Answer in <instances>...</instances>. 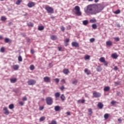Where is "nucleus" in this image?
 I'll list each match as a JSON object with an SVG mask.
<instances>
[{
  "label": "nucleus",
  "mask_w": 124,
  "mask_h": 124,
  "mask_svg": "<svg viewBox=\"0 0 124 124\" xmlns=\"http://www.w3.org/2000/svg\"><path fill=\"white\" fill-rule=\"evenodd\" d=\"M60 93H56L55 94V96L56 98H58V97H60Z\"/></svg>",
  "instance_id": "nucleus-30"
},
{
  "label": "nucleus",
  "mask_w": 124,
  "mask_h": 124,
  "mask_svg": "<svg viewBox=\"0 0 124 124\" xmlns=\"http://www.w3.org/2000/svg\"><path fill=\"white\" fill-rule=\"evenodd\" d=\"M93 96L94 97H95L96 98L100 97L101 96V93H100L98 92H94L93 93Z\"/></svg>",
  "instance_id": "nucleus-8"
},
{
  "label": "nucleus",
  "mask_w": 124,
  "mask_h": 124,
  "mask_svg": "<svg viewBox=\"0 0 124 124\" xmlns=\"http://www.w3.org/2000/svg\"><path fill=\"white\" fill-rule=\"evenodd\" d=\"M21 35H22L24 37H25V36H26V34H25V33H21Z\"/></svg>",
  "instance_id": "nucleus-62"
},
{
  "label": "nucleus",
  "mask_w": 124,
  "mask_h": 124,
  "mask_svg": "<svg viewBox=\"0 0 124 124\" xmlns=\"http://www.w3.org/2000/svg\"><path fill=\"white\" fill-rule=\"evenodd\" d=\"M49 124H57V122L55 121H53L51 123H49Z\"/></svg>",
  "instance_id": "nucleus-52"
},
{
  "label": "nucleus",
  "mask_w": 124,
  "mask_h": 124,
  "mask_svg": "<svg viewBox=\"0 0 124 124\" xmlns=\"http://www.w3.org/2000/svg\"><path fill=\"white\" fill-rule=\"evenodd\" d=\"M28 27H33V23L32 22H29L28 23Z\"/></svg>",
  "instance_id": "nucleus-34"
},
{
  "label": "nucleus",
  "mask_w": 124,
  "mask_h": 124,
  "mask_svg": "<svg viewBox=\"0 0 124 124\" xmlns=\"http://www.w3.org/2000/svg\"><path fill=\"white\" fill-rule=\"evenodd\" d=\"M7 18L5 16H1V21H6Z\"/></svg>",
  "instance_id": "nucleus-33"
},
{
  "label": "nucleus",
  "mask_w": 124,
  "mask_h": 124,
  "mask_svg": "<svg viewBox=\"0 0 124 124\" xmlns=\"http://www.w3.org/2000/svg\"><path fill=\"white\" fill-rule=\"evenodd\" d=\"M74 9L76 10L75 14L77 16H81V15H82V13L80 11V7L76 6Z\"/></svg>",
  "instance_id": "nucleus-3"
},
{
  "label": "nucleus",
  "mask_w": 124,
  "mask_h": 124,
  "mask_svg": "<svg viewBox=\"0 0 124 124\" xmlns=\"http://www.w3.org/2000/svg\"><path fill=\"white\" fill-rule=\"evenodd\" d=\"M27 83L29 86H31L32 85H35V84L36 83V81L33 79H30Z\"/></svg>",
  "instance_id": "nucleus-6"
},
{
  "label": "nucleus",
  "mask_w": 124,
  "mask_h": 124,
  "mask_svg": "<svg viewBox=\"0 0 124 124\" xmlns=\"http://www.w3.org/2000/svg\"><path fill=\"white\" fill-rule=\"evenodd\" d=\"M63 73H64V74H65L66 75H67V74L69 73V70H68V69H64L63 70Z\"/></svg>",
  "instance_id": "nucleus-15"
},
{
  "label": "nucleus",
  "mask_w": 124,
  "mask_h": 124,
  "mask_svg": "<svg viewBox=\"0 0 124 124\" xmlns=\"http://www.w3.org/2000/svg\"><path fill=\"white\" fill-rule=\"evenodd\" d=\"M96 70L98 71V72H101V70H102V68H101V66H98L96 68Z\"/></svg>",
  "instance_id": "nucleus-18"
},
{
  "label": "nucleus",
  "mask_w": 124,
  "mask_h": 124,
  "mask_svg": "<svg viewBox=\"0 0 124 124\" xmlns=\"http://www.w3.org/2000/svg\"><path fill=\"white\" fill-rule=\"evenodd\" d=\"M104 92H109L110 91V87L109 86H106L104 88Z\"/></svg>",
  "instance_id": "nucleus-16"
},
{
  "label": "nucleus",
  "mask_w": 124,
  "mask_h": 124,
  "mask_svg": "<svg viewBox=\"0 0 124 124\" xmlns=\"http://www.w3.org/2000/svg\"><path fill=\"white\" fill-rule=\"evenodd\" d=\"M60 108H61V107H60V106H56L54 108V110H55V111H60Z\"/></svg>",
  "instance_id": "nucleus-20"
},
{
  "label": "nucleus",
  "mask_w": 124,
  "mask_h": 124,
  "mask_svg": "<svg viewBox=\"0 0 124 124\" xmlns=\"http://www.w3.org/2000/svg\"><path fill=\"white\" fill-rule=\"evenodd\" d=\"M95 7H96L95 10H96V13L97 14V13H99V12H101L102 10H103L104 7H103V6L101 4H99L98 5H96L95 4Z\"/></svg>",
  "instance_id": "nucleus-2"
},
{
  "label": "nucleus",
  "mask_w": 124,
  "mask_h": 124,
  "mask_svg": "<svg viewBox=\"0 0 124 124\" xmlns=\"http://www.w3.org/2000/svg\"><path fill=\"white\" fill-rule=\"evenodd\" d=\"M66 114L68 115V116H70V112L69 111H68L66 112Z\"/></svg>",
  "instance_id": "nucleus-58"
},
{
  "label": "nucleus",
  "mask_w": 124,
  "mask_h": 124,
  "mask_svg": "<svg viewBox=\"0 0 124 124\" xmlns=\"http://www.w3.org/2000/svg\"><path fill=\"white\" fill-rule=\"evenodd\" d=\"M10 82H11V83L14 84V83H16V82H17V78H11Z\"/></svg>",
  "instance_id": "nucleus-13"
},
{
  "label": "nucleus",
  "mask_w": 124,
  "mask_h": 124,
  "mask_svg": "<svg viewBox=\"0 0 124 124\" xmlns=\"http://www.w3.org/2000/svg\"><path fill=\"white\" fill-rule=\"evenodd\" d=\"M92 28L93 29V30H95L97 28V26L95 24H93L92 25Z\"/></svg>",
  "instance_id": "nucleus-29"
},
{
  "label": "nucleus",
  "mask_w": 124,
  "mask_h": 124,
  "mask_svg": "<svg viewBox=\"0 0 124 124\" xmlns=\"http://www.w3.org/2000/svg\"><path fill=\"white\" fill-rule=\"evenodd\" d=\"M22 2V0H17L16 2V4H17V5H19Z\"/></svg>",
  "instance_id": "nucleus-37"
},
{
  "label": "nucleus",
  "mask_w": 124,
  "mask_h": 124,
  "mask_svg": "<svg viewBox=\"0 0 124 124\" xmlns=\"http://www.w3.org/2000/svg\"><path fill=\"white\" fill-rule=\"evenodd\" d=\"M30 68L31 70H33L34 69V65H30Z\"/></svg>",
  "instance_id": "nucleus-38"
},
{
  "label": "nucleus",
  "mask_w": 124,
  "mask_h": 124,
  "mask_svg": "<svg viewBox=\"0 0 124 124\" xmlns=\"http://www.w3.org/2000/svg\"><path fill=\"white\" fill-rule=\"evenodd\" d=\"M99 61L101 62H105V58L104 57H101L100 58Z\"/></svg>",
  "instance_id": "nucleus-24"
},
{
  "label": "nucleus",
  "mask_w": 124,
  "mask_h": 124,
  "mask_svg": "<svg viewBox=\"0 0 124 124\" xmlns=\"http://www.w3.org/2000/svg\"><path fill=\"white\" fill-rule=\"evenodd\" d=\"M94 40H95V39L93 38H92L90 39V42H92V43L94 41Z\"/></svg>",
  "instance_id": "nucleus-46"
},
{
  "label": "nucleus",
  "mask_w": 124,
  "mask_h": 124,
  "mask_svg": "<svg viewBox=\"0 0 124 124\" xmlns=\"http://www.w3.org/2000/svg\"><path fill=\"white\" fill-rule=\"evenodd\" d=\"M38 31H43L44 30V26H40L38 28Z\"/></svg>",
  "instance_id": "nucleus-23"
},
{
  "label": "nucleus",
  "mask_w": 124,
  "mask_h": 124,
  "mask_svg": "<svg viewBox=\"0 0 124 124\" xmlns=\"http://www.w3.org/2000/svg\"><path fill=\"white\" fill-rule=\"evenodd\" d=\"M50 38L52 40H56L57 39V36L56 35H51Z\"/></svg>",
  "instance_id": "nucleus-22"
},
{
  "label": "nucleus",
  "mask_w": 124,
  "mask_h": 124,
  "mask_svg": "<svg viewBox=\"0 0 124 124\" xmlns=\"http://www.w3.org/2000/svg\"><path fill=\"white\" fill-rule=\"evenodd\" d=\"M65 42L66 43H68V42H69V39H66L65 40Z\"/></svg>",
  "instance_id": "nucleus-59"
},
{
  "label": "nucleus",
  "mask_w": 124,
  "mask_h": 124,
  "mask_svg": "<svg viewBox=\"0 0 124 124\" xmlns=\"http://www.w3.org/2000/svg\"><path fill=\"white\" fill-rule=\"evenodd\" d=\"M111 57L113 59H117L118 58V54L117 53H113L111 55Z\"/></svg>",
  "instance_id": "nucleus-19"
},
{
  "label": "nucleus",
  "mask_w": 124,
  "mask_h": 124,
  "mask_svg": "<svg viewBox=\"0 0 124 124\" xmlns=\"http://www.w3.org/2000/svg\"><path fill=\"white\" fill-rule=\"evenodd\" d=\"M90 23H96V19L95 18H93L90 20Z\"/></svg>",
  "instance_id": "nucleus-27"
},
{
  "label": "nucleus",
  "mask_w": 124,
  "mask_h": 124,
  "mask_svg": "<svg viewBox=\"0 0 124 124\" xmlns=\"http://www.w3.org/2000/svg\"><path fill=\"white\" fill-rule=\"evenodd\" d=\"M60 89L61 91H63L64 90V86H62L61 87H60Z\"/></svg>",
  "instance_id": "nucleus-53"
},
{
  "label": "nucleus",
  "mask_w": 124,
  "mask_h": 124,
  "mask_svg": "<svg viewBox=\"0 0 124 124\" xmlns=\"http://www.w3.org/2000/svg\"><path fill=\"white\" fill-rule=\"evenodd\" d=\"M58 50H59V51H62V47H58Z\"/></svg>",
  "instance_id": "nucleus-61"
},
{
  "label": "nucleus",
  "mask_w": 124,
  "mask_h": 124,
  "mask_svg": "<svg viewBox=\"0 0 124 124\" xmlns=\"http://www.w3.org/2000/svg\"><path fill=\"white\" fill-rule=\"evenodd\" d=\"M92 111H93V109H92V108H89V109L88 112L91 113L89 114V115H92V113H93Z\"/></svg>",
  "instance_id": "nucleus-44"
},
{
  "label": "nucleus",
  "mask_w": 124,
  "mask_h": 124,
  "mask_svg": "<svg viewBox=\"0 0 124 124\" xmlns=\"http://www.w3.org/2000/svg\"><path fill=\"white\" fill-rule=\"evenodd\" d=\"M45 9L47 13H54V9L49 6H47L46 7Z\"/></svg>",
  "instance_id": "nucleus-5"
},
{
  "label": "nucleus",
  "mask_w": 124,
  "mask_h": 124,
  "mask_svg": "<svg viewBox=\"0 0 124 124\" xmlns=\"http://www.w3.org/2000/svg\"><path fill=\"white\" fill-rule=\"evenodd\" d=\"M44 109V107H39V110L40 111H42Z\"/></svg>",
  "instance_id": "nucleus-51"
},
{
  "label": "nucleus",
  "mask_w": 124,
  "mask_h": 124,
  "mask_svg": "<svg viewBox=\"0 0 124 124\" xmlns=\"http://www.w3.org/2000/svg\"><path fill=\"white\" fill-rule=\"evenodd\" d=\"M44 81L46 83H49V82H51V78L48 77H45L44 78Z\"/></svg>",
  "instance_id": "nucleus-9"
},
{
  "label": "nucleus",
  "mask_w": 124,
  "mask_h": 124,
  "mask_svg": "<svg viewBox=\"0 0 124 124\" xmlns=\"http://www.w3.org/2000/svg\"><path fill=\"white\" fill-rule=\"evenodd\" d=\"M104 64L105 66H108V62H107L106 61H105V62H104Z\"/></svg>",
  "instance_id": "nucleus-50"
},
{
  "label": "nucleus",
  "mask_w": 124,
  "mask_h": 124,
  "mask_svg": "<svg viewBox=\"0 0 124 124\" xmlns=\"http://www.w3.org/2000/svg\"><path fill=\"white\" fill-rule=\"evenodd\" d=\"M104 106V105L101 102H99L97 104V107H98V108H99V109H102V108H103Z\"/></svg>",
  "instance_id": "nucleus-10"
},
{
  "label": "nucleus",
  "mask_w": 124,
  "mask_h": 124,
  "mask_svg": "<svg viewBox=\"0 0 124 124\" xmlns=\"http://www.w3.org/2000/svg\"><path fill=\"white\" fill-rule=\"evenodd\" d=\"M116 103H117V102L116 101H114V100H112L110 102V104H111V105H115V104H116Z\"/></svg>",
  "instance_id": "nucleus-39"
},
{
  "label": "nucleus",
  "mask_w": 124,
  "mask_h": 124,
  "mask_svg": "<svg viewBox=\"0 0 124 124\" xmlns=\"http://www.w3.org/2000/svg\"><path fill=\"white\" fill-rule=\"evenodd\" d=\"M61 31H64L65 28H64V27L62 26V27L61 28Z\"/></svg>",
  "instance_id": "nucleus-45"
},
{
  "label": "nucleus",
  "mask_w": 124,
  "mask_h": 124,
  "mask_svg": "<svg viewBox=\"0 0 124 124\" xmlns=\"http://www.w3.org/2000/svg\"><path fill=\"white\" fill-rule=\"evenodd\" d=\"M9 109H12L14 108V105L13 104H11L9 106Z\"/></svg>",
  "instance_id": "nucleus-28"
},
{
  "label": "nucleus",
  "mask_w": 124,
  "mask_h": 124,
  "mask_svg": "<svg viewBox=\"0 0 124 124\" xmlns=\"http://www.w3.org/2000/svg\"><path fill=\"white\" fill-rule=\"evenodd\" d=\"M13 68H14V70H18V69H19V65H13Z\"/></svg>",
  "instance_id": "nucleus-17"
},
{
  "label": "nucleus",
  "mask_w": 124,
  "mask_h": 124,
  "mask_svg": "<svg viewBox=\"0 0 124 124\" xmlns=\"http://www.w3.org/2000/svg\"><path fill=\"white\" fill-rule=\"evenodd\" d=\"M60 98L62 99V100H64V95L63 94H62V95L60 97Z\"/></svg>",
  "instance_id": "nucleus-40"
},
{
  "label": "nucleus",
  "mask_w": 124,
  "mask_h": 124,
  "mask_svg": "<svg viewBox=\"0 0 124 124\" xmlns=\"http://www.w3.org/2000/svg\"><path fill=\"white\" fill-rule=\"evenodd\" d=\"M27 97H24L23 98H22V100H23V101H27Z\"/></svg>",
  "instance_id": "nucleus-55"
},
{
  "label": "nucleus",
  "mask_w": 124,
  "mask_h": 124,
  "mask_svg": "<svg viewBox=\"0 0 124 124\" xmlns=\"http://www.w3.org/2000/svg\"><path fill=\"white\" fill-rule=\"evenodd\" d=\"M96 7L94 4L89 5L84 8V12L89 15H96Z\"/></svg>",
  "instance_id": "nucleus-1"
},
{
  "label": "nucleus",
  "mask_w": 124,
  "mask_h": 124,
  "mask_svg": "<svg viewBox=\"0 0 124 124\" xmlns=\"http://www.w3.org/2000/svg\"><path fill=\"white\" fill-rule=\"evenodd\" d=\"M120 13H121V11L119 9L114 12V14H120Z\"/></svg>",
  "instance_id": "nucleus-36"
},
{
  "label": "nucleus",
  "mask_w": 124,
  "mask_h": 124,
  "mask_svg": "<svg viewBox=\"0 0 124 124\" xmlns=\"http://www.w3.org/2000/svg\"><path fill=\"white\" fill-rule=\"evenodd\" d=\"M89 70L87 68L85 69L84 72L86 73L87 75H90V73L88 72Z\"/></svg>",
  "instance_id": "nucleus-31"
},
{
  "label": "nucleus",
  "mask_w": 124,
  "mask_h": 124,
  "mask_svg": "<svg viewBox=\"0 0 124 124\" xmlns=\"http://www.w3.org/2000/svg\"><path fill=\"white\" fill-rule=\"evenodd\" d=\"M104 119H105V120H107V119L109 118V114L108 113L105 114V115H104Z\"/></svg>",
  "instance_id": "nucleus-25"
},
{
  "label": "nucleus",
  "mask_w": 124,
  "mask_h": 124,
  "mask_svg": "<svg viewBox=\"0 0 124 124\" xmlns=\"http://www.w3.org/2000/svg\"><path fill=\"white\" fill-rule=\"evenodd\" d=\"M89 24V21L86 20H84L83 21V24L84 25V26H87V25Z\"/></svg>",
  "instance_id": "nucleus-26"
},
{
  "label": "nucleus",
  "mask_w": 124,
  "mask_h": 124,
  "mask_svg": "<svg viewBox=\"0 0 124 124\" xmlns=\"http://www.w3.org/2000/svg\"><path fill=\"white\" fill-rule=\"evenodd\" d=\"M72 46L73 47H78L79 46V44L76 42H72Z\"/></svg>",
  "instance_id": "nucleus-11"
},
{
  "label": "nucleus",
  "mask_w": 124,
  "mask_h": 124,
  "mask_svg": "<svg viewBox=\"0 0 124 124\" xmlns=\"http://www.w3.org/2000/svg\"><path fill=\"white\" fill-rule=\"evenodd\" d=\"M19 104L20 105V106H24V102L22 101L19 102Z\"/></svg>",
  "instance_id": "nucleus-43"
},
{
  "label": "nucleus",
  "mask_w": 124,
  "mask_h": 124,
  "mask_svg": "<svg viewBox=\"0 0 124 124\" xmlns=\"http://www.w3.org/2000/svg\"><path fill=\"white\" fill-rule=\"evenodd\" d=\"M85 60H89L90 59V56L87 55L85 57Z\"/></svg>",
  "instance_id": "nucleus-48"
},
{
  "label": "nucleus",
  "mask_w": 124,
  "mask_h": 124,
  "mask_svg": "<svg viewBox=\"0 0 124 124\" xmlns=\"http://www.w3.org/2000/svg\"><path fill=\"white\" fill-rule=\"evenodd\" d=\"M27 41L28 43H29V42H30V41H31V40L30 39H28Z\"/></svg>",
  "instance_id": "nucleus-64"
},
{
  "label": "nucleus",
  "mask_w": 124,
  "mask_h": 124,
  "mask_svg": "<svg viewBox=\"0 0 124 124\" xmlns=\"http://www.w3.org/2000/svg\"><path fill=\"white\" fill-rule=\"evenodd\" d=\"M117 27H118V28H121V25L120 24H118L117 25Z\"/></svg>",
  "instance_id": "nucleus-60"
},
{
  "label": "nucleus",
  "mask_w": 124,
  "mask_h": 124,
  "mask_svg": "<svg viewBox=\"0 0 124 124\" xmlns=\"http://www.w3.org/2000/svg\"><path fill=\"white\" fill-rule=\"evenodd\" d=\"M77 83H78L77 80H75L72 81V84H73V85H76Z\"/></svg>",
  "instance_id": "nucleus-41"
},
{
  "label": "nucleus",
  "mask_w": 124,
  "mask_h": 124,
  "mask_svg": "<svg viewBox=\"0 0 124 124\" xmlns=\"http://www.w3.org/2000/svg\"><path fill=\"white\" fill-rule=\"evenodd\" d=\"M18 60L19 62H22L23 59L22 58V56L19 55L18 57Z\"/></svg>",
  "instance_id": "nucleus-35"
},
{
  "label": "nucleus",
  "mask_w": 124,
  "mask_h": 124,
  "mask_svg": "<svg viewBox=\"0 0 124 124\" xmlns=\"http://www.w3.org/2000/svg\"><path fill=\"white\" fill-rule=\"evenodd\" d=\"M3 110L5 111L4 112L5 115H9V111H8V109H7V108H4Z\"/></svg>",
  "instance_id": "nucleus-12"
},
{
  "label": "nucleus",
  "mask_w": 124,
  "mask_h": 124,
  "mask_svg": "<svg viewBox=\"0 0 124 124\" xmlns=\"http://www.w3.org/2000/svg\"><path fill=\"white\" fill-rule=\"evenodd\" d=\"M113 70H114L115 71H117V70H118V67H117L116 66H115L113 68Z\"/></svg>",
  "instance_id": "nucleus-54"
},
{
  "label": "nucleus",
  "mask_w": 124,
  "mask_h": 124,
  "mask_svg": "<svg viewBox=\"0 0 124 124\" xmlns=\"http://www.w3.org/2000/svg\"><path fill=\"white\" fill-rule=\"evenodd\" d=\"M46 101L47 105H52L53 104V98L51 97H46Z\"/></svg>",
  "instance_id": "nucleus-4"
},
{
  "label": "nucleus",
  "mask_w": 124,
  "mask_h": 124,
  "mask_svg": "<svg viewBox=\"0 0 124 124\" xmlns=\"http://www.w3.org/2000/svg\"><path fill=\"white\" fill-rule=\"evenodd\" d=\"M0 52L3 53L4 52V47H2L0 48Z\"/></svg>",
  "instance_id": "nucleus-49"
},
{
  "label": "nucleus",
  "mask_w": 124,
  "mask_h": 124,
  "mask_svg": "<svg viewBox=\"0 0 124 124\" xmlns=\"http://www.w3.org/2000/svg\"><path fill=\"white\" fill-rule=\"evenodd\" d=\"M118 121L119 123H122V122H123V120H122V119H121V118H119V119H118Z\"/></svg>",
  "instance_id": "nucleus-57"
},
{
  "label": "nucleus",
  "mask_w": 124,
  "mask_h": 124,
  "mask_svg": "<svg viewBox=\"0 0 124 124\" xmlns=\"http://www.w3.org/2000/svg\"><path fill=\"white\" fill-rule=\"evenodd\" d=\"M114 40L116 42H118V41H120V38H119V37H115V38H114Z\"/></svg>",
  "instance_id": "nucleus-42"
},
{
  "label": "nucleus",
  "mask_w": 124,
  "mask_h": 124,
  "mask_svg": "<svg viewBox=\"0 0 124 124\" xmlns=\"http://www.w3.org/2000/svg\"><path fill=\"white\" fill-rule=\"evenodd\" d=\"M31 54H34V50H33V49H31Z\"/></svg>",
  "instance_id": "nucleus-56"
},
{
  "label": "nucleus",
  "mask_w": 124,
  "mask_h": 124,
  "mask_svg": "<svg viewBox=\"0 0 124 124\" xmlns=\"http://www.w3.org/2000/svg\"><path fill=\"white\" fill-rule=\"evenodd\" d=\"M4 42L5 43H8L10 42V43H11V42H12V41H11V40L9 39V38H6L4 39Z\"/></svg>",
  "instance_id": "nucleus-14"
},
{
  "label": "nucleus",
  "mask_w": 124,
  "mask_h": 124,
  "mask_svg": "<svg viewBox=\"0 0 124 124\" xmlns=\"http://www.w3.org/2000/svg\"><path fill=\"white\" fill-rule=\"evenodd\" d=\"M81 103H85V100H81Z\"/></svg>",
  "instance_id": "nucleus-63"
},
{
  "label": "nucleus",
  "mask_w": 124,
  "mask_h": 124,
  "mask_svg": "<svg viewBox=\"0 0 124 124\" xmlns=\"http://www.w3.org/2000/svg\"><path fill=\"white\" fill-rule=\"evenodd\" d=\"M36 4L34 2L30 1L28 3L27 6L29 7V8H31V7L35 6Z\"/></svg>",
  "instance_id": "nucleus-7"
},
{
  "label": "nucleus",
  "mask_w": 124,
  "mask_h": 124,
  "mask_svg": "<svg viewBox=\"0 0 124 124\" xmlns=\"http://www.w3.org/2000/svg\"><path fill=\"white\" fill-rule=\"evenodd\" d=\"M107 46H111L112 45V42L111 41H108L106 42Z\"/></svg>",
  "instance_id": "nucleus-21"
},
{
  "label": "nucleus",
  "mask_w": 124,
  "mask_h": 124,
  "mask_svg": "<svg viewBox=\"0 0 124 124\" xmlns=\"http://www.w3.org/2000/svg\"><path fill=\"white\" fill-rule=\"evenodd\" d=\"M45 117L43 116L40 118L39 121L40 122H43V121H45Z\"/></svg>",
  "instance_id": "nucleus-32"
},
{
  "label": "nucleus",
  "mask_w": 124,
  "mask_h": 124,
  "mask_svg": "<svg viewBox=\"0 0 124 124\" xmlns=\"http://www.w3.org/2000/svg\"><path fill=\"white\" fill-rule=\"evenodd\" d=\"M54 81H55L56 83H59L60 82V79L59 78H55Z\"/></svg>",
  "instance_id": "nucleus-47"
}]
</instances>
